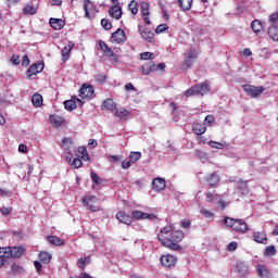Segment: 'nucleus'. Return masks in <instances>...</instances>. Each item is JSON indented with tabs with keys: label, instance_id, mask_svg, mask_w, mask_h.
<instances>
[{
	"label": "nucleus",
	"instance_id": "28",
	"mask_svg": "<svg viewBox=\"0 0 278 278\" xmlns=\"http://www.w3.org/2000/svg\"><path fill=\"white\" fill-rule=\"evenodd\" d=\"M116 48L112 49L109 48V51L104 53L105 58L110 60V62H113V64H117L118 62V55L114 52Z\"/></svg>",
	"mask_w": 278,
	"mask_h": 278
},
{
	"label": "nucleus",
	"instance_id": "16",
	"mask_svg": "<svg viewBox=\"0 0 278 278\" xmlns=\"http://www.w3.org/2000/svg\"><path fill=\"white\" fill-rule=\"evenodd\" d=\"M77 103L79 105H83L84 102H81V99L79 98H76V100H66L64 102V108L65 110H67L68 112H73V110H76L77 109Z\"/></svg>",
	"mask_w": 278,
	"mask_h": 278
},
{
	"label": "nucleus",
	"instance_id": "24",
	"mask_svg": "<svg viewBox=\"0 0 278 278\" xmlns=\"http://www.w3.org/2000/svg\"><path fill=\"white\" fill-rule=\"evenodd\" d=\"M192 131L195 134V136H203V134L207 131V127H205L204 124L197 123L193 125Z\"/></svg>",
	"mask_w": 278,
	"mask_h": 278
},
{
	"label": "nucleus",
	"instance_id": "45",
	"mask_svg": "<svg viewBox=\"0 0 278 278\" xmlns=\"http://www.w3.org/2000/svg\"><path fill=\"white\" fill-rule=\"evenodd\" d=\"M140 157H142V153H140V152H130V154H129V159L135 163L138 162V160H140Z\"/></svg>",
	"mask_w": 278,
	"mask_h": 278
},
{
	"label": "nucleus",
	"instance_id": "48",
	"mask_svg": "<svg viewBox=\"0 0 278 278\" xmlns=\"http://www.w3.org/2000/svg\"><path fill=\"white\" fill-rule=\"evenodd\" d=\"M270 25H278V12L273 13L269 16Z\"/></svg>",
	"mask_w": 278,
	"mask_h": 278
},
{
	"label": "nucleus",
	"instance_id": "56",
	"mask_svg": "<svg viewBox=\"0 0 278 278\" xmlns=\"http://www.w3.org/2000/svg\"><path fill=\"white\" fill-rule=\"evenodd\" d=\"M151 58H153L152 52H143V53L140 54L141 60H151Z\"/></svg>",
	"mask_w": 278,
	"mask_h": 278
},
{
	"label": "nucleus",
	"instance_id": "55",
	"mask_svg": "<svg viewBox=\"0 0 278 278\" xmlns=\"http://www.w3.org/2000/svg\"><path fill=\"white\" fill-rule=\"evenodd\" d=\"M11 62L12 64H14L15 66H18L21 64V56L13 54L11 56Z\"/></svg>",
	"mask_w": 278,
	"mask_h": 278
},
{
	"label": "nucleus",
	"instance_id": "33",
	"mask_svg": "<svg viewBox=\"0 0 278 278\" xmlns=\"http://www.w3.org/2000/svg\"><path fill=\"white\" fill-rule=\"evenodd\" d=\"M31 103L35 108H41V105H42V96L40 93H35L31 97Z\"/></svg>",
	"mask_w": 278,
	"mask_h": 278
},
{
	"label": "nucleus",
	"instance_id": "21",
	"mask_svg": "<svg viewBox=\"0 0 278 278\" xmlns=\"http://www.w3.org/2000/svg\"><path fill=\"white\" fill-rule=\"evenodd\" d=\"M101 110L102 111L109 110L110 112H114V110H116V102H114L113 99L109 98L103 101Z\"/></svg>",
	"mask_w": 278,
	"mask_h": 278
},
{
	"label": "nucleus",
	"instance_id": "64",
	"mask_svg": "<svg viewBox=\"0 0 278 278\" xmlns=\"http://www.w3.org/2000/svg\"><path fill=\"white\" fill-rule=\"evenodd\" d=\"M18 151H20V153H27V146L21 143L18 146Z\"/></svg>",
	"mask_w": 278,
	"mask_h": 278
},
{
	"label": "nucleus",
	"instance_id": "15",
	"mask_svg": "<svg viewBox=\"0 0 278 278\" xmlns=\"http://www.w3.org/2000/svg\"><path fill=\"white\" fill-rule=\"evenodd\" d=\"M139 31L143 40H147L148 42H153V38H155V35L153 34V31L147 29L143 26H139Z\"/></svg>",
	"mask_w": 278,
	"mask_h": 278
},
{
	"label": "nucleus",
	"instance_id": "18",
	"mask_svg": "<svg viewBox=\"0 0 278 278\" xmlns=\"http://www.w3.org/2000/svg\"><path fill=\"white\" fill-rule=\"evenodd\" d=\"M49 25L52 27V29L60 30L64 27V25H66V23L62 18L51 17L49 20Z\"/></svg>",
	"mask_w": 278,
	"mask_h": 278
},
{
	"label": "nucleus",
	"instance_id": "57",
	"mask_svg": "<svg viewBox=\"0 0 278 278\" xmlns=\"http://www.w3.org/2000/svg\"><path fill=\"white\" fill-rule=\"evenodd\" d=\"M238 249V242L232 241L227 245V251H236Z\"/></svg>",
	"mask_w": 278,
	"mask_h": 278
},
{
	"label": "nucleus",
	"instance_id": "10",
	"mask_svg": "<svg viewBox=\"0 0 278 278\" xmlns=\"http://www.w3.org/2000/svg\"><path fill=\"white\" fill-rule=\"evenodd\" d=\"M161 264L165 268H173L175 264H177V257L170 254L162 255L161 256Z\"/></svg>",
	"mask_w": 278,
	"mask_h": 278
},
{
	"label": "nucleus",
	"instance_id": "49",
	"mask_svg": "<svg viewBox=\"0 0 278 278\" xmlns=\"http://www.w3.org/2000/svg\"><path fill=\"white\" fill-rule=\"evenodd\" d=\"M70 164H71V166H73L74 168H81V164H83V163H81V159L75 157L72 163L70 162Z\"/></svg>",
	"mask_w": 278,
	"mask_h": 278
},
{
	"label": "nucleus",
	"instance_id": "3",
	"mask_svg": "<svg viewBox=\"0 0 278 278\" xmlns=\"http://www.w3.org/2000/svg\"><path fill=\"white\" fill-rule=\"evenodd\" d=\"M223 225H226V227H230L231 229H233V231H237L238 233H247V231H249V225H247V222L243 219H236L225 216L223 219Z\"/></svg>",
	"mask_w": 278,
	"mask_h": 278
},
{
	"label": "nucleus",
	"instance_id": "7",
	"mask_svg": "<svg viewBox=\"0 0 278 278\" xmlns=\"http://www.w3.org/2000/svg\"><path fill=\"white\" fill-rule=\"evenodd\" d=\"M78 92L81 99H94V87L92 85L84 84Z\"/></svg>",
	"mask_w": 278,
	"mask_h": 278
},
{
	"label": "nucleus",
	"instance_id": "37",
	"mask_svg": "<svg viewBox=\"0 0 278 278\" xmlns=\"http://www.w3.org/2000/svg\"><path fill=\"white\" fill-rule=\"evenodd\" d=\"M39 262L42 264H49V262H51V254L49 252H41L39 254Z\"/></svg>",
	"mask_w": 278,
	"mask_h": 278
},
{
	"label": "nucleus",
	"instance_id": "53",
	"mask_svg": "<svg viewBox=\"0 0 278 278\" xmlns=\"http://www.w3.org/2000/svg\"><path fill=\"white\" fill-rule=\"evenodd\" d=\"M200 214H202V216H204L205 218H212V216H214V213L205 208H202L200 211Z\"/></svg>",
	"mask_w": 278,
	"mask_h": 278
},
{
	"label": "nucleus",
	"instance_id": "2",
	"mask_svg": "<svg viewBox=\"0 0 278 278\" xmlns=\"http://www.w3.org/2000/svg\"><path fill=\"white\" fill-rule=\"evenodd\" d=\"M27 249L18 247H0V268L5 266L10 260H18L25 255Z\"/></svg>",
	"mask_w": 278,
	"mask_h": 278
},
{
	"label": "nucleus",
	"instance_id": "20",
	"mask_svg": "<svg viewBox=\"0 0 278 278\" xmlns=\"http://www.w3.org/2000/svg\"><path fill=\"white\" fill-rule=\"evenodd\" d=\"M153 190L160 192L166 188V180L162 178H154L152 181Z\"/></svg>",
	"mask_w": 278,
	"mask_h": 278
},
{
	"label": "nucleus",
	"instance_id": "50",
	"mask_svg": "<svg viewBox=\"0 0 278 278\" xmlns=\"http://www.w3.org/2000/svg\"><path fill=\"white\" fill-rule=\"evenodd\" d=\"M101 25L103 29H106V31L110 30V28L112 27V23L105 18L101 20Z\"/></svg>",
	"mask_w": 278,
	"mask_h": 278
},
{
	"label": "nucleus",
	"instance_id": "6",
	"mask_svg": "<svg viewBox=\"0 0 278 278\" xmlns=\"http://www.w3.org/2000/svg\"><path fill=\"white\" fill-rule=\"evenodd\" d=\"M198 58L199 54L194 50H190L188 53H185L184 61L180 65L181 71H188Z\"/></svg>",
	"mask_w": 278,
	"mask_h": 278
},
{
	"label": "nucleus",
	"instance_id": "41",
	"mask_svg": "<svg viewBox=\"0 0 278 278\" xmlns=\"http://www.w3.org/2000/svg\"><path fill=\"white\" fill-rule=\"evenodd\" d=\"M128 10L134 15L138 14V3L136 2V0L130 1V3L128 4Z\"/></svg>",
	"mask_w": 278,
	"mask_h": 278
},
{
	"label": "nucleus",
	"instance_id": "13",
	"mask_svg": "<svg viewBox=\"0 0 278 278\" xmlns=\"http://www.w3.org/2000/svg\"><path fill=\"white\" fill-rule=\"evenodd\" d=\"M45 71V64L43 63H35L30 65V67L27 70V76L31 77L34 75H38V73H42Z\"/></svg>",
	"mask_w": 278,
	"mask_h": 278
},
{
	"label": "nucleus",
	"instance_id": "40",
	"mask_svg": "<svg viewBox=\"0 0 278 278\" xmlns=\"http://www.w3.org/2000/svg\"><path fill=\"white\" fill-rule=\"evenodd\" d=\"M98 46H99V50L101 51V53H103V55H105V53L110 49V46H108V43H105V41H103L101 39L98 41Z\"/></svg>",
	"mask_w": 278,
	"mask_h": 278
},
{
	"label": "nucleus",
	"instance_id": "12",
	"mask_svg": "<svg viewBox=\"0 0 278 278\" xmlns=\"http://www.w3.org/2000/svg\"><path fill=\"white\" fill-rule=\"evenodd\" d=\"M116 218L117 220H119V223H123L124 225H131V223H134V217L125 213V211H119L116 214Z\"/></svg>",
	"mask_w": 278,
	"mask_h": 278
},
{
	"label": "nucleus",
	"instance_id": "34",
	"mask_svg": "<svg viewBox=\"0 0 278 278\" xmlns=\"http://www.w3.org/2000/svg\"><path fill=\"white\" fill-rule=\"evenodd\" d=\"M50 123H51V125H54L55 127H61V125H63V123H64V119L58 115H50Z\"/></svg>",
	"mask_w": 278,
	"mask_h": 278
},
{
	"label": "nucleus",
	"instance_id": "54",
	"mask_svg": "<svg viewBox=\"0 0 278 278\" xmlns=\"http://www.w3.org/2000/svg\"><path fill=\"white\" fill-rule=\"evenodd\" d=\"M0 212L3 216H10V214H12V207H1L0 208Z\"/></svg>",
	"mask_w": 278,
	"mask_h": 278
},
{
	"label": "nucleus",
	"instance_id": "62",
	"mask_svg": "<svg viewBox=\"0 0 278 278\" xmlns=\"http://www.w3.org/2000/svg\"><path fill=\"white\" fill-rule=\"evenodd\" d=\"M205 197H206L207 203H213L214 202V194L212 192H210V191L206 192Z\"/></svg>",
	"mask_w": 278,
	"mask_h": 278
},
{
	"label": "nucleus",
	"instance_id": "31",
	"mask_svg": "<svg viewBox=\"0 0 278 278\" xmlns=\"http://www.w3.org/2000/svg\"><path fill=\"white\" fill-rule=\"evenodd\" d=\"M237 270L240 277H247L249 274V266H247L244 263H239L237 264Z\"/></svg>",
	"mask_w": 278,
	"mask_h": 278
},
{
	"label": "nucleus",
	"instance_id": "23",
	"mask_svg": "<svg viewBox=\"0 0 278 278\" xmlns=\"http://www.w3.org/2000/svg\"><path fill=\"white\" fill-rule=\"evenodd\" d=\"M268 37L274 40L275 42H278V25L270 24L268 27Z\"/></svg>",
	"mask_w": 278,
	"mask_h": 278
},
{
	"label": "nucleus",
	"instance_id": "59",
	"mask_svg": "<svg viewBox=\"0 0 278 278\" xmlns=\"http://www.w3.org/2000/svg\"><path fill=\"white\" fill-rule=\"evenodd\" d=\"M213 121H214V115H206L204 118V125H212Z\"/></svg>",
	"mask_w": 278,
	"mask_h": 278
},
{
	"label": "nucleus",
	"instance_id": "27",
	"mask_svg": "<svg viewBox=\"0 0 278 278\" xmlns=\"http://www.w3.org/2000/svg\"><path fill=\"white\" fill-rule=\"evenodd\" d=\"M73 47H75V43H73V41H68L67 45L62 49V56L64 60H68V58H71V51H73Z\"/></svg>",
	"mask_w": 278,
	"mask_h": 278
},
{
	"label": "nucleus",
	"instance_id": "1",
	"mask_svg": "<svg viewBox=\"0 0 278 278\" xmlns=\"http://www.w3.org/2000/svg\"><path fill=\"white\" fill-rule=\"evenodd\" d=\"M157 240L163 247L170 249V251H181L179 242L184 240V232L180 230H174L173 226H165L157 235Z\"/></svg>",
	"mask_w": 278,
	"mask_h": 278
},
{
	"label": "nucleus",
	"instance_id": "29",
	"mask_svg": "<svg viewBox=\"0 0 278 278\" xmlns=\"http://www.w3.org/2000/svg\"><path fill=\"white\" fill-rule=\"evenodd\" d=\"M10 273L11 275H14L16 277L18 275H23V273H25V268H23V266L17 265L16 263H13L11 265Z\"/></svg>",
	"mask_w": 278,
	"mask_h": 278
},
{
	"label": "nucleus",
	"instance_id": "61",
	"mask_svg": "<svg viewBox=\"0 0 278 278\" xmlns=\"http://www.w3.org/2000/svg\"><path fill=\"white\" fill-rule=\"evenodd\" d=\"M122 168H123L124 170H127V169L131 168V165H130V163L127 161V159H125V160L122 162Z\"/></svg>",
	"mask_w": 278,
	"mask_h": 278
},
{
	"label": "nucleus",
	"instance_id": "5",
	"mask_svg": "<svg viewBox=\"0 0 278 278\" xmlns=\"http://www.w3.org/2000/svg\"><path fill=\"white\" fill-rule=\"evenodd\" d=\"M83 10L85 11V18H89V21H92V18H94V16H97L99 13L94 2L90 0H84Z\"/></svg>",
	"mask_w": 278,
	"mask_h": 278
},
{
	"label": "nucleus",
	"instance_id": "39",
	"mask_svg": "<svg viewBox=\"0 0 278 278\" xmlns=\"http://www.w3.org/2000/svg\"><path fill=\"white\" fill-rule=\"evenodd\" d=\"M140 12L142 16H149L150 11H149V3L148 2H141L140 4Z\"/></svg>",
	"mask_w": 278,
	"mask_h": 278
},
{
	"label": "nucleus",
	"instance_id": "51",
	"mask_svg": "<svg viewBox=\"0 0 278 278\" xmlns=\"http://www.w3.org/2000/svg\"><path fill=\"white\" fill-rule=\"evenodd\" d=\"M86 257H80L77 261L78 268H81L83 270H86Z\"/></svg>",
	"mask_w": 278,
	"mask_h": 278
},
{
	"label": "nucleus",
	"instance_id": "43",
	"mask_svg": "<svg viewBox=\"0 0 278 278\" xmlns=\"http://www.w3.org/2000/svg\"><path fill=\"white\" fill-rule=\"evenodd\" d=\"M91 180L93 181V184H96L97 186H101V184H103V180L101 177H99V175L94 172H91Z\"/></svg>",
	"mask_w": 278,
	"mask_h": 278
},
{
	"label": "nucleus",
	"instance_id": "63",
	"mask_svg": "<svg viewBox=\"0 0 278 278\" xmlns=\"http://www.w3.org/2000/svg\"><path fill=\"white\" fill-rule=\"evenodd\" d=\"M181 227L182 229H188V227H190V219H182Z\"/></svg>",
	"mask_w": 278,
	"mask_h": 278
},
{
	"label": "nucleus",
	"instance_id": "26",
	"mask_svg": "<svg viewBox=\"0 0 278 278\" xmlns=\"http://www.w3.org/2000/svg\"><path fill=\"white\" fill-rule=\"evenodd\" d=\"M131 113L127 110H125L124 108L117 109L115 111V116L116 118H119V121H126V118H129V115Z\"/></svg>",
	"mask_w": 278,
	"mask_h": 278
},
{
	"label": "nucleus",
	"instance_id": "47",
	"mask_svg": "<svg viewBox=\"0 0 278 278\" xmlns=\"http://www.w3.org/2000/svg\"><path fill=\"white\" fill-rule=\"evenodd\" d=\"M208 147H212V149H225V144L220 142L210 141Z\"/></svg>",
	"mask_w": 278,
	"mask_h": 278
},
{
	"label": "nucleus",
	"instance_id": "36",
	"mask_svg": "<svg viewBox=\"0 0 278 278\" xmlns=\"http://www.w3.org/2000/svg\"><path fill=\"white\" fill-rule=\"evenodd\" d=\"M237 188L241 194H247V192H249V185L247 184V181H239Z\"/></svg>",
	"mask_w": 278,
	"mask_h": 278
},
{
	"label": "nucleus",
	"instance_id": "11",
	"mask_svg": "<svg viewBox=\"0 0 278 278\" xmlns=\"http://www.w3.org/2000/svg\"><path fill=\"white\" fill-rule=\"evenodd\" d=\"M110 40L111 42H116L118 45L127 40V35H125V31L123 29L118 28L115 33L112 34Z\"/></svg>",
	"mask_w": 278,
	"mask_h": 278
},
{
	"label": "nucleus",
	"instance_id": "32",
	"mask_svg": "<svg viewBox=\"0 0 278 278\" xmlns=\"http://www.w3.org/2000/svg\"><path fill=\"white\" fill-rule=\"evenodd\" d=\"M257 275L261 276L262 278H270V271L264 265L257 266Z\"/></svg>",
	"mask_w": 278,
	"mask_h": 278
},
{
	"label": "nucleus",
	"instance_id": "44",
	"mask_svg": "<svg viewBox=\"0 0 278 278\" xmlns=\"http://www.w3.org/2000/svg\"><path fill=\"white\" fill-rule=\"evenodd\" d=\"M132 218H136L137 220H143L144 218V212L135 210L131 212Z\"/></svg>",
	"mask_w": 278,
	"mask_h": 278
},
{
	"label": "nucleus",
	"instance_id": "4",
	"mask_svg": "<svg viewBox=\"0 0 278 278\" xmlns=\"http://www.w3.org/2000/svg\"><path fill=\"white\" fill-rule=\"evenodd\" d=\"M207 92H210V81L205 80L202 84H197L189 88L185 92V97H192L193 94H201V97H203V94H207Z\"/></svg>",
	"mask_w": 278,
	"mask_h": 278
},
{
	"label": "nucleus",
	"instance_id": "60",
	"mask_svg": "<svg viewBox=\"0 0 278 278\" xmlns=\"http://www.w3.org/2000/svg\"><path fill=\"white\" fill-rule=\"evenodd\" d=\"M29 56L27 54H25L23 58H22V66H29Z\"/></svg>",
	"mask_w": 278,
	"mask_h": 278
},
{
	"label": "nucleus",
	"instance_id": "25",
	"mask_svg": "<svg viewBox=\"0 0 278 278\" xmlns=\"http://www.w3.org/2000/svg\"><path fill=\"white\" fill-rule=\"evenodd\" d=\"M194 0H178V5L184 12H190Z\"/></svg>",
	"mask_w": 278,
	"mask_h": 278
},
{
	"label": "nucleus",
	"instance_id": "38",
	"mask_svg": "<svg viewBox=\"0 0 278 278\" xmlns=\"http://www.w3.org/2000/svg\"><path fill=\"white\" fill-rule=\"evenodd\" d=\"M264 255L265 257H273V255H277V249H275V245L265 248Z\"/></svg>",
	"mask_w": 278,
	"mask_h": 278
},
{
	"label": "nucleus",
	"instance_id": "52",
	"mask_svg": "<svg viewBox=\"0 0 278 278\" xmlns=\"http://www.w3.org/2000/svg\"><path fill=\"white\" fill-rule=\"evenodd\" d=\"M157 220V215L143 213V220Z\"/></svg>",
	"mask_w": 278,
	"mask_h": 278
},
{
	"label": "nucleus",
	"instance_id": "9",
	"mask_svg": "<svg viewBox=\"0 0 278 278\" xmlns=\"http://www.w3.org/2000/svg\"><path fill=\"white\" fill-rule=\"evenodd\" d=\"M83 203L85 205V207H88V210H90V212H99L100 207L92 204V203H97V197L94 195H87L83 199Z\"/></svg>",
	"mask_w": 278,
	"mask_h": 278
},
{
	"label": "nucleus",
	"instance_id": "35",
	"mask_svg": "<svg viewBox=\"0 0 278 278\" xmlns=\"http://www.w3.org/2000/svg\"><path fill=\"white\" fill-rule=\"evenodd\" d=\"M262 22L260 20H254L251 24V28L254 34H260L262 31Z\"/></svg>",
	"mask_w": 278,
	"mask_h": 278
},
{
	"label": "nucleus",
	"instance_id": "46",
	"mask_svg": "<svg viewBox=\"0 0 278 278\" xmlns=\"http://www.w3.org/2000/svg\"><path fill=\"white\" fill-rule=\"evenodd\" d=\"M164 31H168V25L167 24H160L155 29L156 34H164Z\"/></svg>",
	"mask_w": 278,
	"mask_h": 278
},
{
	"label": "nucleus",
	"instance_id": "14",
	"mask_svg": "<svg viewBox=\"0 0 278 278\" xmlns=\"http://www.w3.org/2000/svg\"><path fill=\"white\" fill-rule=\"evenodd\" d=\"M109 14L112 18H115V21H118L121 16H123V9L118 4L112 5L109 9Z\"/></svg>",
	"mask_w": 278,
	"mask_h": 278
},
{
	"label": "nucleus",
	"instance_id": "17",
	"mask_svg": "<svg viewBox=\"0 0 278 278\" xmlns=\"http://www.w3.org/2000/svg\"><path fill=\"white\" fill-rule=\"evenodd\" d=\"M156 66L157 65L155 63L150 61L149 63L141 65L139 71L142 75H149V73H153V71H155Z\"/></svg>",
	"mask_w": 278,
	"mask_h": 278
},
{
	"label": "nucleus",
	"instance_id": "30",
	"mask_svg": "<svg viewBox=\"0 0 278 278\" xmlns=\"http://www.w3.org/2000/svg\"><path fill=\"white\" fill-rule=\"evenodd\" d=\"M48 242H50V244H53L54 247H64L65 244L63 239H60V237L56 236H49Z\"/></svg>",
	"mask_w": 278,
	"mask_h": 278
},
{
	"label": "nucleus",
	"instance_id": "8",
	"mask_svg": "<svg viewBox=\"0 0 278 278\" xmlns=\"http://www.w3.org/2000/svg\"><path fill=\"white\" fill-rule=\"evenodd\" d=\"M244 92L249 94V97H252V99H257L262 92H264V87H255L253 85H243L242 86Z\"/></svg>",
	"mask_w": 278,
	"mask_h": 278
},
{
	"label": "nucleus",
	"instance_id": "58",
	"mask_svg": "<svg viewBox=\"0 0 278 278\" xmlns=\"http://www.w3.org/2000/svg\"><path fill=\"white\" fill-rule=\"evenodd\" d=\"M105 79H108V77L105 75H97L96 76V80L98 81V84H103L105 81Z\"/></svg>",
	"mask_w": 278,
	"mask_h": 278
},
{
	"label": "nucleus",
	"instance_id": "22",
	"mask_svg": "<svg viewBox=\"0 0 278 278\" xmlns=\"http://www.w3.org/2000/svg\"><path fill=\"white\" fill-rule=\"evenodd\" d=\"M253 240L258 244H266L268 242V237H266L265 232L257 231V232H254Z\"/></svg>",
	"mask_w": 278,
	"mask_h": 278
},
{
	"label": "nucleus",
	"instance_id": "19",
	"mask_svg": "<svg viewBox=\"0 0 278 278\" xmlns=\"http://www.w3.org/2000/svg\"><path fill=\"white\" fill-rule=\"evenodd\" d=\"M206 182L208 184L210 188H216V186L220 184V177H218L216 173L210 174L206 177Z\"/></svg>",
	"mask_w": 278,
	"mask_h": 278
},
{
	"label": "nucleus",
	"instance_id": "42",
	"mask_svg": "<svg viewBox=\"0 0 278 278\" xmlns=\"http://www.w3.org/2000/svg\"><path fill=\"white\" fill-rule=\"evenodd\" d=\"M23 12L25 14H36V12H38V8L27 4L24 7Z\"/></svg>",
	"mask_w": 278,
	"mask_h": 278
}]
</instances>
